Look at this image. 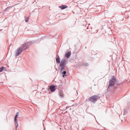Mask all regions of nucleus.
Returning <instances> with one entry per match:
<instances>
[{
	"label": "nucleus",
	"mask_w": 130,
	"mask_h": 130,
	"mask_svg": "<svg viewBox=\"0 0 130 130\" xmlns=\"http://www.w3.org/2000/svg\"><path fill=\"white\" fill-rule=\"evenodd\" d=\"M71 52H69L68 53H67L65 54V56L66 57H67V58H68L70 57V56H71Z\"/></svg>",
	"instance_id": "nucleus-9"
},
{
	"label": "nucleus",
	"mask_w": 130,
	"mask_h": 130,
	"mask_svg": "<svg viewBox=\"0 0 130 130\" xmlns=\"http://www.w3.org/2000/svg\"><path fill=\"white\" fill-rule=\"evenodd\" d=\"M5 69L4 67H1L0 68V73H2V72H3V71H4V69Z\"/></svg>",
	"instance_id": "nucleus-12"
},
{
	"label": "nucleus",
	"mask_w": 130,
	"mask_h": 130,
	"mask_svg": "<svg viewBox=\"0 0 130 130\" xmlns=\"http://www.w3.org/2000/svg\"><path fill=\"white\" fill-rule=\"evenodd\" d=\"M17 117H18V116L17 115H15L14 118V121L15 122H16V123H18V120L17 119Z\"/></svg>",
	"instance_id": "nucleus-11"
},
{
	"label": "nucleus",
	"mask_w": 130,
	"mask_h": 130,
	"mask_svg": "<svg viewBox=\"0 0 130 130\" xmlns=\"http://www.w3.org/2000/svg\"><path fill=\"white\" fill-rule=\"evenodd\" d=\"M116 81V79H115V77H114V76H113L112 80H110L109 86L111 87L112 86H114V83H115Z\"/></svg>",
	"instance_id": "nucleus-3"
},
{
	"label": "nucleus",
	"mask_w": 130,
	"mask_h": 130,
	"mask_svg": "<svg viewBox=\"0 0 130 130\" xmlns=\"http://www.w3.org/2000/svg\"><path fill=\"white\" fill-rule=\"evenodd\" d=\"M17 127H18V125L16 126V129H17Z\"/></svg>",
	"instance_id": "nucleus-17"
},
{
	"label": "nucleus",
	"mask_w": 130,
	"mask_h": 130,
	"mask_svg": "<svg viewBox=\"0 0 130 130\" xmlns=\"http://www.w3.org/2000/svg\"><path fill=\"white\" fill-rule=\"evenodd\" d=\"M66 74H67V72H66V71H64V72L62 73L63 77H64V75H66Z\"/></svg>",
	"instance_id": "nucleus-14"
},
{
	"label": "nucleus",
	"mask_w": 130,
	"mask_h": 130,
	"mask_svg": "<svg viewBox=\"0 0 130 130\" xmlns=\"http://www.w3.org/2000/svg\"><path fill=\"white\" fill-rule=\"evenodd\" d=\"M50 89L51 92H54V91H55V86L54 85L50 86Z\"/></svg>",
	"instance_id": "nucleus-5"
},
{
	"label": "nucleus",
	"mask_w": 130,
	"mask_h": 130,
	"mask_svg": "<svg viewBox=\"0 0 130 130\" xmlns=\"http://www.w3.org/2000/svg\"><path fill=\"white\" fill-rule=\"evenodd\" d=\"M56 62L57 63H60V60L59 59V57L56 58Z\"/></svg>",
	"instance_id": "nucleus-10"
},
{
	"label": "nucleus",
	"mask_w": 130,
	"mask_h": 130,
	"mask_svg": "<svg viewBox=\"0 0 130 130\" xmlns=\"http://www.w3.org/2000/svg\"><path fill=\"white\" fill-rule=\"evenodd\" d=\"M60 97L61 98H63L64 95H63V92L62 91H60L59 93Z\"/></svg>",
	"instance_id": "nucleus-8"
},
{
	"label": "nucleus",
	"mask_w": 130,
	"mask_h": 130,
	"mask_svg": "<svg viewBox=\"0 0 130 130\" xmlns=\"http://www.w3.org/2000/svg\"><path fill=\"white\" fill-rule=\"evenodd\" d=\"M59 9H61V10H64L65 9H67L68 8V6L67 5H62L61 6H59Z\"/></svg>",
	"instance_id": "nucleus-7"
},
{
	"label": "nucleus",
	"mask_w": 130,
	"mask_h": 130,
	"mask_svg": "<svg viewBox=\"0 0 130 130\" xmlns=\"http://www.w3.org/2000/svg\"><path fill=\"white\" fill-rule=\"evenodd\" d=\"M99 96L97 95H92L88 98V101L95 103L98 100Z\"/></svg>",
	"instance_id": "nucleus-1"
},
{
	"label": "nucleus",
	"mask_w": 130,
	"mask_h": 130,
	"mask_svg": "<svg viewBox=\"0 0 130 130\" xmlns=\"http://www.w3.org/2000/svg\"><path fill=\"white\" fill-rule=\"evenodd\" d=\"M22 51H23V50L22 48H18L15 52V56H18L22 53Z\"/></svg>",
	"instance_id": "nucleus-4"
},
{
	"label": "nucleus",
	"mask_w": 130,
	"mask_h": 130,
	"mask_svg": "<svg viewBox=\"0 0 130 130\" xmlns=\"http://www.w3.org/2000/svg\"><path fill=\"white\" fill-rule=\"evenodd\" d=\"M7 10H8V8H6V9L4 10V12H6V11H7Z\"/></svg>",
	"instance_id": "nucleus-16"
},
{
	"label": "nucleus",
	"mask_w": 130,
	"mask_h": 130,
	"mask_svg": "<svg viewBox=\"0 0 130 130\" xmlns=\"http://www.w3.org/2000/svg\"><path fill=\"white\" fill-rule=\"evenodd\" d=\"M16 115H17V116H19V112L16 113Z\"/></svg>",
	"instance_id": "nucleus-15"
},
{
	"label": "nucleus",
	"mask_w": 130,
	"mask_h": 130,
	"mask_svg": "<svg viewBox=\"0 0 130 130\" xmlns=\"http://www.w3.org/2000/svg\"><path fill=\"white\" fill-rule=\"evenodd\" d=\"M21 48L22 49V50H26V49L28 48V45H27L26 44H23Z\"/></svg>",
	"instance_id": "nucleus-6"
},
{
	"label": "nucleus",
	"mask_w": 130,
	"mask_h": 130,
	"mask_svg": "<svg viewBox=\"0 0 130 130\" xmlns=\"http://www.w3.org/2000/svg\"><path fill=\"white\" fill-rule=\"evenodd\" d=\"M25 21L26 23H27L29 21V18L26 17L25 19Z\"/></svg>",
	"instance_id": "nucleus-13"
},
{
	"label": "nucleus",
	"mask_w": 130,
	"mask_h": 130,
	"mask_svg": "<svg viewBox=\"0 0 130 130\" xmlns=\"http://www.w3.org/2000/svg\"><path fill=\"white\" fill-rule=\"evenodd\" d=\"M60 67H61V71H63L64 70V68H66V60L64 59H62L61 61Z\"/></svg>",
	"instance_id": "nucleus-2"
}]
</instances>
